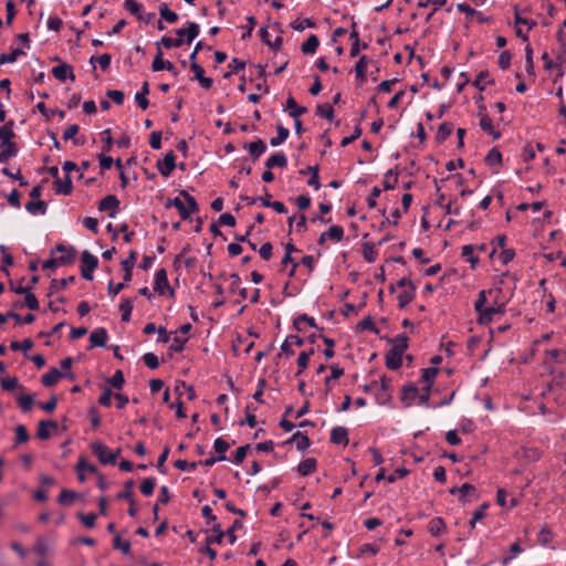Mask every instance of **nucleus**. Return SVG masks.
<instances>
[{
  "label": "nucleus",
  "instance_id": "1a4fd4ad",
  "mask_svg": "<svg viewBox=\"0 0 566 566\" xmlns=\"http://www.w3.org/2000/svg\"><path fill=\"white\" fill-rule=\"evenodd\" d=\"M169 287V282L167 277V272L165 269H159L155 273V284L154 291L158 294H164L165 291Z\"/></svg>",
  "mask_w": 566,
  "mask_h": 566
},
{
  "label": "nucleus",
  "instance_id": "f03ea898",
  "mask_svg": "<svg viewBox=\"0 0 566 566\" xmlns=\"http://www.w3.org/2000/svg\"><path fill=\"white\" fill-rule=\"evenodd\" d=\"M91 450L94 455L98 458L101 463L103 464H116V454H113V451L108 449L103 442L95 441L91 444Z\"/></svg>",
  "mask_w": 566,
  "mask_h": 566
},
{
  "label": "nucleus",
  "instance_id": "e433bc0d",
  "mask_svg": "<svg viewBox=\"0 0 566 566\" xmlns=\"http://www.w3.org/2000/svg\"><path fill=\"white\" fill-rule=\"evenodd\" d=\"M212 535L211 536H208L206 542L207 544H221L223 538L226 537V533L224 531H222L221 528V525L220 523H216L213 526H212Z\"/></svg>",
  "mask_w": 566,
  "mask_h": 566
},
{
  "label": "nucleus",
  "instance_id": "dca6fc26",
  "mask_svg": "<svg viewBox=\"0 0 566 566\" xmlns=\"http://www.w3.org/2000/svg\"><path fill=\"white\" fill-rule=\"evenodd\" d=\"M300 174L301 175L311 174V176H308L307 185L313 187L316 190L319 189L321 182H319V177H318V166L317 165L308 166L305 169H301Z\"/></svg>",
  "mask_w": 566,
  "mask_h": 566
},
{
  "label": "nucleus",
  "instance_id": "ea45409f",
  "mask_svg": "<svg viewBox=\"0 0 566 566\" xmlns=\"http://www.w3.org/2000/svg\"><path fill=\"white\" fill-rule=\"evenodd\" d=\"M416 286H411V289H406L398 295V306L403 308L407 306L415 297Z\"/></svg>",
  "mask_w": 566,
  "mask_h": 566
},
{
  "label": "nucleus",
  "instance_id": "0e129e2a",
  "mask_svg": "<svg viewBox=\"0 0 566 566\" xmlns=\"http://www.w3.org/2000/svg\"><path fill=\"white\" fill-rule=\"evenodd\" d=\"M552 539H553V533H552L551 528L547 526H543L538 532L537 542L541 545H547L548 543L552 542Z\"/></svg>",
  "mask_w": 566,
  "mask_h": 566
},
{
  "label": "nucleus",
  "instance_id": "ddd939ff",
  "mask_svg": "<svg viewBox=\"0 0 566 566\" xmlns=\"http://www.w3.org/2000/svg\"><path fill=\"white\" fill-rule=\"evenodd\" d=\"M50 429H57V423L53 420H41L38 424V438L41 440L49 439L51 437Z\"/></svg>",
  "mask_w": 566,
  "mask_h": 566
},
{
  "label": "nucleus",
  "instance_id": "864d4df0",
  "mask_svg": "<svg viewBox=\"0 0 566 566\" xmlns=\"http://www.w3.org/2000/svg\"><path fill=\"white\" fill-rule=\"evenodd\" d=\"M119 311L122 312V321L129 322L133 311L132 301L129 298H124L119 304Z\"/></svg>",
  "mask_w": 566,
  "mask_h": 566
},
{
  "label": "nucleus",
  "instance_id": "b1692460",
  "mask_svg": "<svg viewBox=\"0 0 566 566\" xmlns=\"http://www.w3.org/2000/svg\"><path fill=\"white\" fill-rule=\"evenodd\" d=\"M13 126H14V122L9 120L0 127L1 144L10 143L15 137Z\"/></svg>",
  "mask_w": 566,
  "mask_h": 566
},
{
  "label": "nucleus",
  "instance_id": "0eeeda50",
  "mask_svg": "<svg viewBox=\"0 0 566 566\" xmlns=\"http://www.w3.org/2000/svg\"><path fill=\"white\" fill-rule=\"evenodd\" d=\"M52 74L56 80L62 81V82H64L69 77L73 82L75 81V75H74L73 69L71 65H69L66 63H61V64L54 66L52 69Z\"/></svg>",
  "mask_w": 566,
  "mask_h": 566
},
{
  "label": "nucleus",
  "instance_id": "4d7b16f0",
  "mask_svg": "<svg viewBox=\"0 0 566 566\" xmlns=\"http://www.w3.org/2000/svg\"><path fill=\"white\" fill-rule=\"evenodd\" d=\"M75 281V276L74 275H71L69 277H65V279H62V280H56V279H53L51 281V292H55V291H59V290H63L65 289L69 284L73 283Z\"/></svg>",
  "mask_w": 566,
  "mask_h": 566
},
{
  "label": "nucleus",
  "instance_id": "c03bdc74",
  "mask_svg": "<svg viewBox=\"0 0 566 566\" xmlns=\"http://www.w3.org/2000/svg\"><path fill=\"white\" fill-rule=\"evenodd\" d=\"M180 195L185 198L186 201V210L188 211V218L191 213H195L199 210V206L191 195H189L186 190H181Z\"/></svg>",
  "mask_w": 566,
  "mask_h": 566
},
{
  "label": "nucleus",
  "instance_id": "cd10ccee",
  "mask_svg": "<svg viewBox=\"0 0 566 566\" xmlns=\"http://www.w3.org/2000/svg\"><path fill=\"white\" fill-rule=\"evenodd\" d=\"M428 531L432 536H439L446 531V523L441 517H433L428 523Z\"/></svg>",
  "mask_w": 566,
  "mask_h": 566
},
{
  "label": "nucleus",
  "instance_id": "603ef678",
  "mask_svg": "<svg viewBox=\"0 0 566 566\" xmlns=\"http://www.w3.org/2000/svg\"><path fill=\"white\" fill-rule=\"evenodd\" d=\"M474 250L475 247L471 244L463 245L461 250V255L465 258L468 262L471 263L472 268H474L475 264L479 262V258L473 255Z\"/></svg>",
  "mask_w": 566,
  "mask_h": 566
},
{
  "label": "nucleus",
  "instance_id": "6e6552de",
  "mask_svg": "<svg viewBox=\"0 0 566 566\" xmlns=\"http://www.w3.org/2000/svg\"><path fill=\"white\" fill-rule=\"evenodd\" d=\"M108 339V333L106 328L98 327L94 329L90 335V342L92 347H104Z\"/></svg>",
  "mask_w": 566,
  "mask_h": 566
},
{
  "label": "nucleus",
  "instance_id": "f257e3e1",
  "mask_svg": "<svg viewBox=\"0 0 566 566\" xmlns=\"http://www.w3.org/2000/svg\"><path fill=\"white\" fill-rule=\"evenodd\" d=\"M98 266V259L88 250H84L81 254V275L86 281L93 280V272Z\"/></svg>",
  "mask_w": 566,
  "mask_h": 566
},
{
  "label": "nucleus",
  "instance_id": "a211bd4d",
  "mask_svg": "<svg viewBox=\"0 0 566 566\" xmlns=\"http://www.w3.org/2000/svg\"><path fill=\"white\" fill-rule=\"evenodd\" d=\"M418 388L413 385H406L401 389L400 399L406 406H410L418 397Z\"/></svg>",
  "mask_w": 566,
  "mask_h": 566
},
{
  "label": "nucleus",
  "instance_id": "c9c22d12",
  "mask_svg": "<svg viewBox=\"0 0 566 566\" xmlns=\"http://www.w3.org/2000/svg\"><path fill=\"white\" fill-rule=\"evenodd\" d=\"M439 369L434 366L422 369L421 379L426 382V389L430 390Z\"/></svg>",
  "mask_w": 566,
  "mask_h": 566
},
{
  "label": "nucleus",
  "instance_id": "3c124183",
  "mask_svg": "<svg viewBox=\"0 0 566 566\" xmlns=\"http://www.w3.org/2000/svg\"><path fill=\"white\" fill-rule=\"evenodd\" d=\"M185 30H186L185 42L190 44L199 35L200 28H199V24H197L196 22L188 21L187 29H185Z\"/></svg>",
  "mask_w": 566,
  "mask_h": 566
},
{
  "label": "nucleus",
  "instance_id": "79ce46f5",
  "mask_svg": "<svg viewBox=\"0 0 566 566\" xmlns=\"http://www.w3.org/2000/svg\"><path fill=\"white\" fill-rule=\"evenodd\" d=\"M185 43L184 39H172L169 36H163L160 41L156 42L157 50L160 49V46H165L166 49L171 48H180Z\"/></svg>",
  "mask_w": 566,
  "mask_h": 566
},
{
  "label": "nucleus",
  "instance_id": "bf43d9fd",
  "mask_svg": "<svg viewBox=\"0 0 566 566\" xmlns=\"http://www.w3.org/2000/svg\"><path fill=\"white\" fill-rule=\"evenodd\" d=\"M343 375H344V368L338 367L336 365L331 366V375L327 376L325 378V380H324V384H325V387H326V392L331 390V386H329L331 378L338 379Z\"/></svg>",
  "mask_w": 566,
  "mask_h": 566
},
{
  "label": "nucleus",
  "instance_id": "58836bf2",
  "mask_svg": "<svg viewBox=\"0 0 566 566\" xmlns=\"http://www.w3.org/2000/svg\"><path fill=\"white\" fill-rule=\"evenodd\" d=\"M80 127L76 124L70 125L63 133V139L69 140L73 139L74 145L80 146L84 144V139L75 138L76 134L78 133Z\"/></svg>",
  "mask_w": 566,
  "mask_h": 566
},
{
  "label": "nucleus",
  "instance_id": "20e7f679",
  "mask_svg": "<svg viewBox=\"0 0 566 566\" xmlns=\"http://www.w3.org/2000/svg\"><path fill=\"white\" fill-rule=\"evenodd\" d=\"M175 168L176 156L172 150L167 153L163 160L157 161V169L164 177H168Z\"/></svg>",
  "mask_w": 566,
  "mask_h": 566
},
{
  "label": "nucleus",
  "instance_id": "774afa93",
  "mask_svg": "<svg viewBox=\"0 0 566 566\" xmlns=\"http://www.w3.org/2000/svg\"><path fill=\"white\" fill-rule=\"evenodd\" d=\"M18 403L23 412H28L32 408L33 397L31 395H21L18 397Z\"/></svg>",
  "mask_w": 566,
  "mask_h": 566
},
{
  "label": "nucleus",
  "instance_id": "9b49d317",
  "mask_svg": "<svg viewBox=\"0 0 566 566\" xmlns=\"http://www.w3.org/2000/svg\"><path fill=\"white\" fill-rule=\"evenodd\" d=\"M331 442L335 444L347 446L348 440V430L345 427H335L331 431Z\"/></svg>",
  "mask_w": 566,
  "mask_h": 566
},
{
  "label": "nucleus",
  "instance_id": "6e6d98bb",
  "mask_svg": "<svg viewBox=\"0 0 566 566\" xmlns=\"http://www.w3.org/2000/svg\"><path fill=\"white\" fill-rule=\"evenodd\" d=\"M125 9H127L133 15H135L138 20L143 19L142 15V9L143 4L134 1V0H126L124 3Z\"/></svg>",
  "mask_w": 566,
  "mask_h": 566
},
{
  "label": "nucleus",
  "instance_id": "2eb2a0df",
  "mask_svg": "<svg viewBox=\"0 0 566 566\" xmlns=\"http://www.w3.org/2000/svg\"><path fill=\"white\" fill-rule=\"evenodd\" d=\"M286 166H287V157L282 151L271 155L265 161V167L268 169H272L274 167L284 168Z\"/></svg>",
  "mask_w": 566,
  "mask_h": 566
},
{
  "label": "nucleus",
  "instance_id": "a878e982",
  "mask_svg": "<svg viewBox=\"0 0 566 566\" xmlns=\"http://www.w3.org/2000/svg\"><path fill=\"white\" fill-rule=\"evenodd\" d=\"M317 462L314 458H307L300 462L297 465V471L301 475L306 476L313 473L316 470Z\"/></svg>",
  "mask_w": 566,
  "mask_h": 566
},
{
  "label": "nucleus",
  "instance_id": "7c9ffc66",
  "mask_svg": "<svg viewBox=\"0 0 566 566\" xmlns=\"http://www.w3.org/2000/svg\"><path fill=\"white\" fill-rule=\"evenodd\" d=\"M46 207L42 200H31L25 205V210L31 214H45Z\"/></svg>",
  "mask_w": 566,
  "mask_h": 566
},
{
  "label": "nucleus",
  "instance_id": "4468645a",
  "mask_svg": "<svg viewBox=\"0 0 566 566\" xmlns=\"http://www.w3.org/2000/svg\"><path fill=\"white\" fill-rule=\"evenodd\" d=\"M19 148L14 142L1 144L0 161L8 163L9 159L15 157Z\"/></svg>",
  "mask_w": 566,
  "mask_h": 566
},
{
  "label": "nucleus",
  "instance_id": "473e14b6",
  "mask_svg": "<svg viewBox=\"0 0 566 566\" xmlns=\"http://www.w3.org/2000/svg\"><path fill=\"white\" fill-rule=\"evenodd\" d=\"M480 127L483 132L493 136L494 139L500 138L501 134L493 128L492 119L488 114L481 116Z\"/></svg>",
  "mask_w": 566,
  "mask_h": 566
},
{
  "label": "nucleus",
  "instance_id": "39448f33",
  "mask_svg": "<svg viewBox=\"0 0 566 566\" xmlns=\"http://www.w3.org/2000/svg\"><path fill=\"white\" fill-rule=\"evenodd\" d=\"M304 338L296 336V335H289L283 344L281 345V353H279V357L282 355L291 356L294 355V350L292 349V345L295 346H303L304 345Z\"/></svg>",
  "mask_w": 566,
  "mask_h": 566
},
{
  "label": "nucleus",
  "instance_id": "aec40b11",
  "mask_svg": "<svg viewBox=\"0 0 566 566\" xmlns=\"http://www.w3.org/2000/svg\"><path fill=\"white\" fill-rule=\"evenodd\" d=\"M457 200H450L448 202H446V196L443 193H438V198H437V201L436 203L442 208L444 210V212L447 214H459L460 213V207H455V208H452L453 203L455 202Z\"/></svg>",
  "mask_w": 566,
  "mask_h": 566
},
{
  "label": "nucleus",
  "instance_id": "9d476101",
  "mask_svg": "<svg viewBox=\"0 0 566 566\" xmlns=\"http://www.w3.org/2000/svg\"><path fill=\"white\" fill-rule=\"evenodd\" d=\"M137 260V252L132 250L127 259L122 261V268L124 271V281L129 282L133 276V269Z\"/></svg>",
  "mask_w": 566,
  "mask_h": 566
},
{
  "label": "nucleus",
  "instance_id": "69168bd1",
  "mask_svg": "<svg viewBox=\"0 0 566 566\" xmlns=\"http://www.w3.org/2000/svg\"><path fill=\"white\" fill-rule=\"evenodd\" d=\"M489 77L490 73L488 71H481L475 77L474 86L480 91L485 90V85L488 83H491V81H489Z\"/></svg>",
  "mask_w": 566,
  "mask_h": 566
},
{
  "label": "nucleus",
  "instance_id": "7ed1b4c3",
  "mask_svg": "<svg viewBox=\"0 0 566 566\" xmlns=\"http://www.w3.org/2000/svg\"><path fill=\"white\" fill-rule=\"evenodd\" d=\"M119 200L115 195H107L98 202L99 211H108V216L114 218L117 214Z\"/></svg>",
  "mask_w": 566,
  "mask_h": 566
},
{
  "label": "nucleus",
  "instance_id": "338daca9",
  "mask_svg": "<svg viewBox=\"0 0 566 566\" xmlns=\"http://www.w3.org/2000/svg\"><path fill=\"white\" fill-rule=\"evenodd\" d=\"M114 548L119 549L123 554H130V543L128 541H122L119 535H116L113 541Z\"/></svg>",
  "mask_w": 566,
  "mask_h": 566
},
{
  "label": "nucleus",
  "instance_id": "c85d7f7f",
  "mask_svg": "<svg viewBox=\"0 0 566 566\" xmlns=\"http://www.w3.org/2000/svg\"><path fill=\"white\" fill-rule=\"evenodd\" d=\"M504 312V305L499 306H490L486 307V310L483 311V314L480 316L479 322L481 324H486L493 319V316L495 314H502Z\"/></svg>",
  "mask_w": 566,
  "mask_h": 566
},
{
  "label": "nucleus",
  "instance_id": "f704fd0d",
  "mask_svg": "<svg viewBox=\"0 0 566 566\" xmlns=\"http://www.w3.org/2000/svg\"><path fill=\"white\" fill-rule=\"evenodd\" d=\"M159 14L161 19L168 23H175L179 19L178 14L175 11H171L166 2L160 3Z\"/></svg>",
  "mask_w": 566,
  "mask_h": 566
},
{
  "label": "nucleus",
  "instance_id": "49530a36",
  "mask_svg": "<svg viewBox=\"0 0 566 566\" xmlns=\"http://www.w3.org/2000/svg\"><path fill=\"white\" fill-rule=\"evenodd\" d=\"M363 255L367 262H369V263L375 262L378 256V252L375 248V244L369 243V242L364 243L363 244Z\"/></svg>",
  "mask_w": 566,
  "mask_h": 566
},
{
  "label": "nucleus",
  "instance_id": "bb28decb",
  "mask_svg": "<svg viewBox=\"0 0 566 566\" xmlns=\"http://www.w3.org/2000/svg\"><path fill=\"white\" fill-rule=\"evenodd\" d=\"M151 67L155 72L161 70H171L174 69V64L169 61H164L161 49L157 50V54L153 61Z\"/></svg>",
  "mask_w": 566,
  "mask_h": 566
},
{
  "label": "nucleus",
  "instance_id": "423d86ee",
  "mask_svg": "<svg viewBox=\"0 0 566 566\" xmlns=\"http://www.w3.org/2000/svg\"><path fill=\"white\" fill-rule=\"evenodd\" d=\"M243 148L249 151L253 160H256L266 151V144L263 139L258 138L254 142L245 143Z\"/></svg>",
  "mask_w": 566,
  "mask_h": 566
},
{
  "label": "nucleus",
  "instance_id": "72a5a7b5",
  "mask_svg": "<svg viewBox=\"0 0 566 566\" xmlns=\"http://www.w3.org/2000/svg\"><path fill=\"white\" fill-rule=\"evenodd\" d=\"M277 135L270 139V145L272 147H277L283 144L290 136V130L282 125H277L276 127Z\"/></svg>",
  "mask_w": 566,
  "mask_h": 566
},
{
  "label": "nucleus",
  "instance_id": "5701e85b",
  "mask_svg": "<svg viewBox=\"0 0 566 566\" xmlns=\"http://www.w3.org/2000/svg\"><path fill=\"white\" fill-rule=\"evenodd\" d=\"M286 109L290 111L289 114L293 118H298L301 115L307 112V108L304 106H298L295 98L291 95L286 99Z\"/></svg>",
  "mask_w": 566,
  "mask_h": 566
},
{
  "label": "nucleus",
  "instance_id": "6ab92c4d",
  "mask_svg": "<svg viewBox=\"0 0 566 566\" xmlns=\"http://www.w3.org/2000/svg\"><path fill=\"white\" fill-rule=\"evenodd\" d=\"M63 374L55 367L51 368L46 374L42 376V385L45 387L54 386L61 378Z\"/></svg>",
  "mask_w": 566,
  "mask_h": 566
},
{
  "label": "nucleus",
  "instance_id": "a18cd8bd",
  "mask_svg": "<svg viewBox=\"0 0 566 566\" xmlns=\"http://www.w3.org/2000/svg\"><path fill=\"white\" fill-rule=\"evenodd\" d=\"M453 130V125L451 123H442L437 132L436 139L438 143H443Z\"/></svg>",
  "mask_w": 566,
  "mask_h": 566
},
{
  "label": "nucleus",
  "instance_id": "e2e57ef3",
  "mask_svg": "<svg viewBox=\"0 0 566 566\" xmlns=\"http://www.w3.org/2000/svg\"><path fill=\"white\" fill-rule=\"evenodd\" d=\"M229 72L224 74V77L228 78L232 73H238L245 67V62L242 60H239L237 57H233L231 62L229 63Z\"/></svg>",
  "mask_w": 566,
  "mask_h": 566
},
{
  "label": "nucleus",
  "instance_id": "09e8293b",
  "mask_svg": "<svg viewBox=\"0 0 566 566\" xmlns=\"http://www.w3.org/2000/svg\"><path fill=\"white\" fill-rule=\"evenodd\" d=\"M398 182V172L394 169H389L385 174V180H384V190H391L396 187Z\"/></svg>",
  "mask_w": 566,
  "mask_h": 566
},
{
  "label": "nucleus",
  "instance_id": "13d9d810",
  "mask_svg": "<svg viewBox=\"0 0 566 566\" xmlns=\"http://www.w3.org/2000/svg\"><path fill=\"white\" fill-rule=\"evenodd\" d=\"M156 486V479L154 478H146L143 480L140 484V492L145 496H150L154 493Z\"/></svg>",
  "mask_w": 566,
  "mask_h": 566
},
{
  "label": "nucleus",
  "instance_id": "680f3d73",
  "mask_svg": "<svg viewBox=\"0 0 566 566\" xmlns=\"http://www.w3.org/2000/svg\"><path fill=\"white\" fill-rule=\"evenodd\" d=\"M326 233L331 240H334L336 242L342 241L344 238V229L340 226H331Z\"/></svg>",
  "mask_w": 566,
  "mask_h": 566
},
{
  "label": "nucleus",
  "instance_id": "4c0bfd02",
  "mask_svg": "<svg viewBox=\"0 0 566 566\" xmlns=\"http://www.w3.org/2000/svg\"><path fill=\"white\" fill-rule=\"evenodd\" d=\"M24 54L25 52L20 48L12 49L10 53L0 54V66L7 63L15 62L19 56Z\"/></svg>",
  "mask_w": 566,
  "mask_h": 566
},
{
  "label": "nucleus",
  "instance_id": "412c9836",
  "mask_svg": "<svg viewBox=\"0 0 566 566\" xmlns=\"http://www.w3.org/2000/svg\"><path fill=\"white\" fill-rule=\"evenodd\" d=\"M386 367L390 370H398L402 365V355L388 350L385 356Z\"/></svg>",
  "mask_w": 566,
  "mask_h": 566
},
{
  "label": "nucleus",
  "instance_id": "4be33fe9",
  "mask_svg": "<svg viewBox=\"0 0 566 566\" xmlns=\"http://www.w3.org/2000/svg\"><path fill=\"white\" fill-rule=\"evenodd\" d=\"M292 442H294L296 444V448L300 451L306 450L310 447V444H311V441H310L308 437L306 434L302 433L301 431L295 432L286 441V443H292Z\"/></svg>",
  "mask_w": 566,
  "mask_h": 566
},
{
  "label": "nucleus",
  "instance_id": "de8ad7c7",
  "mask_svg": "<svg viewBox=\"0 0 566 566\" xmlns=\"http://www.w3.org/2000/svg\"><path fill=\"white\" fill-rule=\"evenodd\" d=\"M77 499V493L63 489L57 497L61 505H71Z\"/></svg>",
  "mask_w": 566,
  "mask_h": 566
},
{
  "label": "nucleus",
  "instance_id": "8fccbe9b",
  "mask_svg": "<svg viewBox=\"0 0 566 566\" xmlns=\"http://www.w3.org/2000/svg\"><path fill=\"white\" fill-rule=\"evenodd\" d=\"M75 258H76L75 248L69 247V250H66L64 253H62L61 256H59L56 259H57V263H60V265H69L75 261Z\"/></svg>",
  "mask_w": 566,
  "mask_h": 566
},
{
  "label": "nucleus",
  "instance_id": "052dcab7",
  "mask_svg": "<svg viewBox=\"0 0 566 566\" xmlns=\"http://www.w3.org/2000/svg\"><path fill=\"white\" fill-rule=\"evenodd\" d=\"M316 115L322 116L328 120L334 118V108L331 104L317 105Z\"/></svg>",
  "mask_w": 566,
  "mask_h": 566
},
{
  "label": "nucleus",
  "instance_id": "c756f323",
  "mask_svg": "<svg viewBox=\"0 0 566 566\" xmlns=\"http://www.w3.org/2000/svg\"><path fill=\"white\" fill-rule=\"evenodd\" d=\"M319 45L317 35L311 34L305 42H303L301 50L304 54H314Z\"/></svg>",
  "mask_w": 566,
  "mask_h": 566
},
{
  "label": "nucleus",
  "instance_id": "37998d69",
  "mask_svg": "<svg viewBox=\"0 0 566 566\" xmlns=\"http://www.w3.org/2000/svg\"><path fill=\"white\" fill-rule=\"evenodd\" d=\"M485 164L490 167H499L502 163V154L496 149L492 148L485 156Z\"/></svg>",
  "mask_w": 566,
  "mask_h": 566
},
{
  "label": "nucleus",
  "instance_id": "2f4dec72",
  "mask_svg": "<svg viewBox=\"0 0 566 566\" xmlns=\"http://www.w3.org/2000/svg\"><path fill=\"white\" fill-rule=\"evenodd\" d=\"M407 348H408V337L406 336V334H399L392 340V347L389 350L402 355Z\"/></svg>",
  "mask_w": 566,
  "mask_h": 566
},
{
  "label": "nucleus",
  "instance_id": "f8f14e48",
  "mask_svg": "<svg viewBox=\"0 0 566 566\" xmlns=\"http://www.w3.org/2000/svg\"><path fill=\"white\" fill-rule=\"evenodd\" d=\"M54 190L57 195H70L73 190L71 177L66 175L63 179L57 178L54 180Z\"/></svg>",
  "mask_w": 566,
  "mask_h": 566
},
{
  "label": "nucleus",
  "instance_id": "a19ab883",
  "mask_svg": "<svg viewBox=\"0 0 566 566\" xmlns=\"http://www.w3.org/2000/svg\"><path fill=\"white\" fill-rule=\"evenodd\" d=\"M369 60L366 55L359 57L358 62L355 65L356 77L361 82L366 80V70L368 66Z\"/></svg>",
  "mask_w": 566,
  "mask_h": 566
},
{
  "label": "nucleus",
  "instance_id": "f3484780",
  "mask_svg": "<svg viewBox=\"0 0 566 566\" xmlns=\"http://www.w3.org/2000/svg\"><path fill=\"white\" fill-rule=\"evenodd\" d=\"M546 364H566V350L565 349H549L545 352Z\"/></svg>",
  "mask_w": 566,
  "mask_h": 566
},
{
  "label": "nucleus",
  "instance_id": "5fc2aeb1",
  "mask_svg": "<svg viewBox=\"0 0 566 566\" xmlns=\"http://www.w3.org/2000/svg\"><path fill=\"white\" fill-rule=\"evenodd\" d=\"M301 323H306L311 327H316L315 319L308 316L307 314H301L294 319L293 326L298 332L303 331V328L301 327Z\"/></svg>",
  "mask_w": 566,
  "mask_h": 566
},
{
  "label": "nucleus",
  "instance_id": "393cba45",
  "mask_svg": "<svg viewBox=\"0 0 566 566\" xmlns=\"http://www.w3.org/2000/svg\"><path fill=\"white\" fill-rule=\"evenodd\" d=\"M176 208L180 214V218L182 220H187L188 219V211L186 210V205L185 202L176 197L174 199H168L167 202L165 203V208L166 209H170V208Z\"/></svg>",
  "mask_w": 566,
  "mask_h": 566
}]
</instances>
